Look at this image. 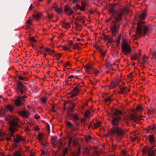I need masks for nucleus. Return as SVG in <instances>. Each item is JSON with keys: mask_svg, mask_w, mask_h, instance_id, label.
<instances>
[{"mask_svg": "<svg viewBox=\"0 0 156 156\" xmlns=\"http://www.w3.org/2000/svg\"><path fill=\"white\" fill-rule=\"evenodd\" d=\"M20 122V120L17 117H12L9 123L10 125L9 128V135L6 138L7 141H9L11 140L14 133L16 130V127L18 126V123Z\"/></svg>", "mask_w": 156, "mask_h": 156, "instance_id": "f03ea898", "label": "nucleus"}, {"mask_svg": "<svg viewBox=\"0 0 156 156\" xmlns=\"http://www.w3.org/2000/svg\"><path fill=\"white\" fill-rule=\"evenodd\" d=\"M119 38L116 39V43L118 44H119L120 43V40H121L120 36V35L119 36Z\"/></svg>", "mask_w": 156, "mask_h": 156, "instance_id": "8fccbe9b", "label": "nucleus"}, {"mask_svg": "<svg viewBox=\"0 0 156 156\" xmlns=\"http://www.w3.org/2000/svg\"><path fill=\"white\" fill-rule=\"evenodd\" d=\"M53 17V15L52 14H49L48 15V18L49 19H52Z\"/></svg>", "mask_w": 156, "mask_h": 156, "instance_id": "603ef678", "label": "nucleus"}, {"mask_svg": "<svg viewBox=\"0 0 156 156\" xmlns=\"http://www.w3.org/2000/svg\"><path fill=\"white\" fill-rule=\"evenodd\" d=\"M19 79L20 80H23L25 81H27V79L26 78H24L23 77L21 76H19Z\"/></svg>", "mask_w": 156, "mask_h": 156, "instance_id": "49530a36", "label": "nucleus"}, {"mask_svg": "<svg viewBox=\"0 0 156 156\" xmlns=\"http://www.w3.org/2000/svg\"><path fill=\"white\" fill-rule=\"evenodd\" d=\"M149 140L150 143L153 146L155 141V139L153 135L151 134L149 135Z\"/></svg>", "mask_w": 156, "mask_h": 156, "instance_id": "4be33fe9", "label": "nucleus"}, {"mask_svg": "<svg viewBox=\"0 0 156 156\" xmlns=\"http://www.w3.org/2000/svg\"><path fill=\"white\" fill-rule=\"evenodd\" d=\"M127 92V88L126 86L121 87L120 88L119 93L121 94H123Z\"/></svg>", "mask_w": 156, "mask_h": 156, "instance_id": "5701e85b", "label": "nucleus"}, {"mask_svg": "<svg viewBox=\"0 0 156 156\" xmlns=\"http://www.w3.org/2000/svg\"><path fill=\"white\" fill-rule=\"evenodd\" d=\"M32 21L31 20H29L27 21V23L28 24L31 25L32 24Z\"/></svg>", "mask_w": 156, "mask_h": 156, "instance_id": "13d9d810", "label": "nucleus"}, {"mask_svg": "<svg viewBox=\"0 0 156 156\" xmlns=\"http://www.w3.org/2000/svg\"><path fill=\"white\" fill-rule=\"evenodd\" d=\"M84 68L86 72L88 74H92L93 73V68L91 66H85Z\"/></svg>", "mask_w": 156, "mask_h": 156, "instance_id": "2eb2a0df", "label": "nucleus"}, {"mask_svg": "<svg viewBox=\"0 0 156 156\" xmlns=\"http://www.w3.org/2000/svg\"><path fill=\"white\" fill-rule=\"evenodd\" d=\"M27 96L23 95V97L18 96V98L15 100V103L17 106H20L22 104V101L24 100V98H26Z\"/></svg>", "mask_w": 156, "mask_h": 156, "instance_id": "9d476101", "label": "nucleus"}, {"mask_svg": "<svg viewBox=\"0 0 156 156\" xmlns=\"http://www.w3.org/2000/svg\"><path fill=\"white\" fill-rule=\"evenodd\" d=\"M147 13L146 11L143 12L140 16V20H144L146 16Z\"/></svg>", "mask_w": 156, "mask_h": 156, "instance_id": "393cba45", "label": "nucleus"}, {"mask_svg": "<svg viewBox=\"0 0 156 156\" xmlns=\"http://www.w3.org/2000/svg\"><path fill=\"white\" fill-rule=\"evenodd\" d=\"M150 28V26L149 25H145L142 23H139L137 25L136 35H134V37L136 39L139 38L142 36V32L143 35L145 36L146 34L148 33Z\"/></svg>", "mask_w": 156, "mask_h": 156, "instance_id": "7ed1b4c3", "label": "nucleus"}, {"mask_svg": "<svg viewBox=\"0 0 156 156\" xmlns=\"http://www.w3.org/2000/svg\"><path fill=\"white\" fill-rule=\"evenodd\" d=\"M113 18L114 19V20L115 21H117L115 19H114V17H112H112H111L110 18L108 19V20H107L106 21L108 22H109L112 18Z\"/></svg>", "mask_w": 156, "mask_h": 156, "instance_id": "e2e57ef3", "label": "nucleus"}, {"mask_svg": "<svg viewBox=\"0 0 156 156\" xmlns=\"http://www.w3.org/2000/svg\"><path fill=\"white\" fill-rule=\"evenodd\" d=\"M99 72L96 69L93 68V73H94L96 76H97Z\"/></svg>", "mask_w": 156, "mask_h": 156, "instance_id": "ea45409f", "label": "nucleus"}, {"mask_svg": "<svg viewBox=\"0 0 156 156\" xmlns=\"http://www.w3.org/2000/svg\"><path fill=\"white\" fill-rule=\"evenodd\" d=\"M29 41L30 42L33 44L36 42V40L35 38L33 37H29Z\"/></svg>", "mask_w": 156, "mask_h": 156, "instance_id": "72a5a7b5", "label": "nucleus"}, {"mask_svg": "<svg viewBox=\"0 0 156 156\" xmlns=\"http://www.w3.org/2000/svg\"><path fill=\"white\" fill-rule=\"evenodd\" d=\"M34 118L36 119H37L40 118V116L38 115L37 114L34 115Z\"/></svg>", "mask_w": 156, "mask_h": 156, "instance_id": "bf43d9fd", "label": "nucleus"}, {"mask_svg": "<svg viewBox=\"0 0 156 156\" xmlns=\"http://www.w3.org/2000/svg\"><path fill=\"white\" fill-rule=\"evenodd\" d=\"M79 93V89L77 87H75L72 90L71 97L73 98L76 96Z\"/></svg>", "mask_w": 156, "mask_h": 156, "instance_id": "dca6fc26", "label": "nucleus"}, {"mask_svg": "<svg viewBox=\"0 0 156 156\" xmlns=\"http://www.w3.org/2000/svg\"><path fill=\"white\" fill-rule=\"evenodd\" d=\"M139 55L136 53L134 54L131 57V59L132 60L137 59L138 60H139L140 55L141 51L140 50H139Z\"/></svg>", "mask_w": 156, "mask_h": 156, "instance_id": "f3484780", "label": "nucleus"}, {"mask_svg": "<svg viewBox=\"0 0 156 156\" xmlns=\"http://www.w3.org/2000/svg\"><path fill=\"white\" fill-rule=\"evenodd\" d=\"M73 136H71L69 137V143L68 144V147H70V144L72 143V142L73 141Z\"/></svg>", "mask_w": 156, "mask_h": 156, "instance_id": "e433bc0d", "label": "nucleus"}, {"mask_svg": "<svg viewBox=\"0 0 156 156\" xmlns=\"http://www.w3.org/2000/svg\"><path fill=\"white\" fill-rule=\"evenodd\" d=\"M45 51L48 53V54L50 55H52L55 53V51L53 49H51L49 48H46L44 49Z\"/></svg>", "mask_w": 156, "mask_h": 156, "instance_id": "412c9836", "label": "nucleus"}, {"mask_svg": "<svg viewBox=\"0 0 156 156\" xmlns=\"http://www.w3.org/2000/svg\"><path fill=\"white\" fill-rule=\"evenodd\" d=\"M62 27L65 29L68 30L71 27L70 23L67 22H64L62 24Z\"/></svg>", "mask_w": 156, "mask_h": 156, "instance_id": "6ab92c4d", "label": "nucleus"}, {"mask_svg": "<svg viewBox=\"0 0 156 156\" xmlns=\"http://www.w3.org/2000/svg\"><path fill=\"white\" fill-rule=\"evenodd\" d=\"M73 17L74 20L77 21L84 23L85 22V20L86 18L84 16L81 14H75L73 16Z\"/></svg>", "mask_w": 156, "mask_h": 156, "instance_id": "6e6552de", "label": "nucleus"}, {"mask_svg": "<svg viewBox=\"0 0 156 156\" xmlns=\"http://www.w3.org/2000/svg\"><path fill=\"white\" fill-rule=\"evenodd\" d=\"M68 151V147H66L63 150L62 156H65Z\"/></svg>", "mask_w": 156, "mask_h": 156, "instance_id": "f704fd0d", "label": "nucleus"}, {"mask_svg": "<svg viewBox=\"0 0 156 156\" xmlns=\"http://www.w3.org/2000/svg\"><path fill=\"white\" fill-rule=\"evenodd\" d=\"M90 114V112L89 110H87L85 114V115L86 117H88Z\"/></svg>", "mask_w": 156, "mask_h": 156, "instance_id": "de8ad7c7", "label": "nucleus"}, {"mask_svg": "<svg viewBox=\"0 0 156 156\" xmlns=\"http://www.w3.org/2000/svg\"><path fill=\"white\" fill-rule=\"evenodd\" d=\"M64 66L65 67L70 66V62L69 61L67 62L66 64L64 65Z\"/></svg>", "mask_w": 156, "mask_h": 156, "instance_id": "864d4df0", "label": "nucleus"}, {"mask_svg": "<svg viewBox=\"0 0 156 156\" xmlns=\"http://www.w3.org/2000/svg\"><path fill=\"white\" fill-rule=\"evenodd\" d=\"M120 119V116L113 118L112 123L113 126L111 131L112 136L115 137L118 140H120L123 137L125 132L123 129L118 127L119 125V120Z\"/></svg>", "mask_w": 156, "mask_h": 156, "instance_id": "f257e3e1", "label": "nucleus"}, {"mask_svg": "<svg viewBox=\"0 0 156 156\" xmlns=\"http://www.w3.org/2000/svg\"><path fill=\"white\" fill-rule=\"evenodd\" d=\"M17 85L18 90L21 94H23L26 90V87L22 84L21 81L18 82Z\"/></svg>", "mask_w": 156, "mask_h": 156, "instance_id": "1a4fd4ad", "label": "nucleus"}, {"mask_svg": "<svg viewBox=\"0 0 156 156\" xmlns=\"http://www.w3.org/2000/svg\"><path fill=\"white\" fill-rule=\"evenodd\" d=\"M51 142L52 144L55 145H56L57 144V137L55 136H53L52 137Z\"/></svg>", "mask_w": 156, "mask_h": 156, "instance_id": "c85d7f7f", "label": "nucleus"}, {"mask_svg": "<svg viewBox=\"0 0 156 156\" xmlns=\"http://www.w3.org/2000/svg\"><path fill=\"white\" fill-rule=\"evenodd\" d=\"M66 125L67 126H69V127H71L72 125V124L70 122L67 121L66 122Z\"/></svg>", "mask_w": 156, "mask_h": 156, "instance_id": "6e6d98bb", "label": "nucleus"}, {"mask_svg": "<svg viewBox=\"0 0 156 156\" xmlns=\"http://www.w3.org/2000/svg\"><path fill=\"white\" fill-rule=\"evenodd\" d=\"M78 43H76L74 45H73V49H75L78 46Z\"/></svg>", "mask_w": 156, "mask_h": 156, "instance_id": "680f3d73", "label": "nucleus"}, {"mask_svg": "<svg viewBox=\"0 0 156 156\" xmlns=\"http://www.w3.org/2000/svg\"><path fill=\"white\" fill-rule=\"evenodd\" d=\"M154 147L153 146L149 147L145 146L143 148L142 151L144 153H145L147 152L148 156H155L156 155V149H154Z\"/></svg>", "mask_w": 156, "mask_h": 156, "instance_id": "39448f33", "label": "nucleus"}, {"mask_svg": "<svg viewBox=\"0 0 156 156\" xmlns=\"http://www.w3.org/2000/svg\"><path fill=\"white\" fill-rule=\"evenodd\" d=\"M65 12L68 15H73L74 13V11L69 7L66 6L65 8Z\"/></svg>", "mask_w": 156, "mask_h": 156, "instance_id": "ddd939ff", "label": "nucleus"}, {"mask_svg": "<svg viewBox=\"0 0 156 156\" xmlns=\"http://www.w3.org/2000/svg\"><path fill=\"white\" fill-rule=\"evenodd\" d=\"M43 136L44 134L43 133H39L37 136V139L40 142H42Z\"/></svg>", "mask_w": 156, "mask_h": 156, "instance_id": "b1692460", "label": "nucleus"}, {"mask_svg": "<svg viewBox=\"0 0 156 156\" xmlns=\"http://www.w3.org/2000/svg\"><path fill=\"white\" fill-rule=\"evenodd\" d=\"M62 54L61 53L56 54L55 55V56L57 59H59L62 56Z\"/></svg>", "mask_w": 156, "mask_h": 156, "instance_id": "37998d69", "label": "nucleus"}, {"mask_svg": "<svg viewBox=\"0 0 156 156\" xmlns=\"http://www.w3.org/2000/svg\"><path fill=\"white\" fill-rule=\"evenodd\" d=\"M114 6L110 5L109 8V11L111 15L117 21H120L123 15V12L122 11H114Z\"/></svg>", "mask_w": 156, "mask_h": 156, "instance_id": "20e7f679", "label": "nucleus"}, {"mask_svg": "<svg viewBox=\"0 0 156 156\" xmlns=\"http://www.w3.org/2000/svg\"><path fill=\"white\" fill-rule=\"evenodd\" d=\"M3 133L1 130H0V137L3 135Z\"/></svg>", "mask_w": 156, "mask_h": 156, "instance_id": "338daca9", "label": "nucleus"}, {"mask_svg": "<svg viewBox=\"0 0 156 156\" xmlns=\"http://www.w3.org/2000/svg\"><path fill=\"white\" fill-rule=\"evenodd\" d=\"M64 140L62 139H61L59 140V143L62 145H63L64 144H65V142L64 141Z\"/></svg>", "mask_w": 156, "mask_h": 156, "instance_id": "3c124183", "label": "nucleus"}, {"mask_svg": "<svg viewBox=\"0 0 156 156\" xmlns=\"http://www.w3.org/2000/svg\"><path fill=\"white\" fill-rule=\"evenodd\" d=\"M151 129L152 130H155L156 131V126L155 124H154L151 127Z\"/></svg>", "mask_w": 156, "mask_h": 156, "instance_id": "5fc2aeb1", "label": "nucleus"}, {"mask_svg": "<svg viewBox=\"0 0 156 156\" xmlns=\"http://www.w3.org/2000/svg\"><path fill=\"white\" fill-rule=\"evenodd\" d=\"M75 27L76 30L78 31L81 30L82 28V26L81 25L78 24L76 25Z\"/></svg>", "mask_w": 156, "mask_h": 156, "instance_id": "7c9ffc66", "label": "nucleus"}, {"mask_svg": "<svg viewBox=\"0 0 156 156\" xmlns=\"http://www.w3.org/2000/svg\"><path fill=\"white\" fill-rule=\"evenodd\" d=\"M5 114V111L3 109H1L0 110V116L3 117L4 116Z\"/></svg>", "mask_w": 156, "mask_h": 156, "instance_id": "4c0bfd02", "label": "nucleus"}, {"mask_svg": "<svg viewBox=\"0 0 156 156\" xmlns=\"http://www.w3.org/2000/svg\"><path fill=\"white\" fill-rule=\"evenodd\" d=\"M88 2L86 0H83L81 2V5L80 6L78 4L76 5V7L78 9H80L82 11H85L86 8L88 7Z\"/></svg>", "mask_w": 156, "mask_h": 156, "instance_id": "0eeeda50", "label": "nucleus"}, {"mask_svg": "<svg viewBox=\"0 0 156 156\" xmlns=\"http://www.w3.org/2000/svg\"><path fill=\"white\" fill-rule=\"evenodd\" d=\"M48 53L47 52L46 53H44V54H43V57H45L46 56L48 55Z\"/></svg>", "mask_w": 156, "mask_h": 156, "instance_id": "774afa93", "label": "nucleus"}, {"mask_svg": "<svg viewBox=\"0 0 156 156\" xmlns=\"http://www.w3.org/2000/svg\"><path fill=\"white\" fill-rule=\"evenodd\" d=\"M73 44V42L72 41H71L69 42V44L67 45H65L63 46H59L58 47V48L60 47H62V49L65 51L70 50V51H71V50H70L71 49Z\"/></svg>", "mask_w": 156, "mask_h": 156, "instance_id": "9b49d317", "label": "nucleus"}, {"mask_svg": "<svg viewBox=\"0 0 156 156\" xmlns=\"http://www.w3.org/2000/svg\"><path fill=\"white\" fill-rule=\"evenodd\" d=\"M106 54V51H101V55L103 57H104Z\"/></svg>", "mask_w": 156, "mask_h": 156, "instance_id": "4d7b16f0", "label": "nucleus"}, {"mask_svg": "<svg viewBox=\"0 0 156 156\" xmlns=\"http://www.w3.org/2000/svg\"><path fill=\"white\" fill-rule=\"evenodd\" d=\"M74 79H69V80L70 81L72 82H74L75 81Z\"/></svg>", "mask_w": 156, "mask_h": 156, "instance_id": "69168bd1", "label": "nucleus"}, {"mask_svg": "<svg viewBox=\"0 0 156 156\" xmlns=\"http://www.w3.org/2000/svg\"><path fill=\"white\" fill-rule=\"evenodd\" d=\"M77 78V76H74L73 75H71L69 76L68 77V79H76Z\"/></svg>", "mask_w": 156, "mask_h": 156, "instance_id": "a18cd8bd", "label": "nucleus"}, {"mask_svg": "<svg viewBox=\"0 0 156 156\" xmlns=\"http://www.w3.org/2000/svg\"><path fill=\"white\" fill-rule=\"evenodd\" d=\"M72 116L73 117V119L75 121L78 120L79 119V116L77 114H72Z\"/></svg>", "mask_w": 156, "mask_h": 156, "instance_id": "c9c22d12", "label": "nucleus"}, {"mask_svg": "<svg viewBox=\"0 0 156 156\" xmlns=\"http://www.w3.org/2000/svg\"><path fill=\"white\" fill-rule=\"evenodd\" d=\"M122 53L124 55H127L128 54H129L130 52L131 51L129 45L126 42L122 44Z\"/></svg>", "mask_w": 156, "mask_h": 156, "instance_id": "423d86ee", "label": "nucleus"}, {"mask_svg": "<svg viewBox=\"0 0 156 156\" xmlns=\"http://www.w3.org/2000/svg\"><path fill=\"white\" fill-rule=\"evenodd\" d=\"M33 8V6L32 4H31L30 5V7H29V10H31Z\"/></svg>", "mask_w": 156, "mask_h": 156, "instance_id": "0e129e2a", "label": "nucleus"}, {"mask_svg": "<svg viewBox=\"0 0 156 156\" xmlns=\"http://www.w3.org/2000/svg\"><path fill=\"white\" fill-rule=\"evenodd\" d=\"M122 114V112L120 110H116L114 113V115L116 116V117L120 116L119 115H121Z\"/></svg>", "mask_w": 156, "mask_h": 156, "instance_id": "c756f323", "label": "nucleus"}, {"mask_svg": "<svg viewBox=\"0 0 156 156\" xmlns=\"http://www.w3.org/2000/svg\"><path fill=\"white\" fill-rule=\"evenodd\" d=\"M105 101L106 102L110 101H112L111 98V97H108L107 98L105 99Z\"/></svg>", "mask_w": 156, "mask_h": 156, "instance_id": "09e8293b", "label": "nucleus"}, {"mask_svg": "<svg viewBox=\"0 0 156 156\" xmlns=\"http://www.w3.org/2000/svg\"><path fill=\"white\" fill-rule=\"evenodd\" d=\"M53 8L58 13L62 12V9L61 8H58L56 6H53Z\"/></svg>", "mask_w": 156, "mask_h": 156, "instance_id": "cd10ccee", "label": "nucleus"}, {"mask_svg": "<svg viewBox=\"0 0 156 156\" xmlns=\"http://www.w3.org/2000/svg\"><path fill=\"white\" fill-rule=\"evenodd\" d=\"M56 106V105H54L53 106L51 110L53 112H55L56 111V110L55 109V108Z\"/></svg>", "mask_w": 156, "mask_h": 156, "instance_id": "052dcab7", "label": "nucleus"}, {"mask_svg": "<svg viewBox=\"0 0 156 156\" xmlns=\"http://www.w3.org/2000/svg\"><path fill=\"white\" fill-rule=\"evenodd\" d=\"M18 113L21 116L26 117L27 116V112L25 111L19 112Z\"/></svg>", "mask_w": 156, "mask_h": 156, "instance_id": "bb28decb", "label": "nucleus"}, {"mask_svg": "<svg viewBox=\"0 0 156 156\" xmlns=\"http://www.w3.org/2000/svg\"><path fill=\"white\" fill-rule=\"evenodd\" d=\"M92 137L90 135H88L86 136L85 138V140L86 141H88L92 139Z\"/></svg>", "mask_w": 156, "mask_h": 156, "instance_id": "79ce46f5", "label": "nucleus"}, {"mask_svg": "<svg viewBox=\"0 0 156 156\" xmlns=\"http://www.w3.org/2000/svg\"><path fill=\"white\" fill-rule=\"evenodd\" d=\"M143 110V108L140 105H138L136 107V109H134L133 111L134 112H141Z\"/></svg>", "mask_w": 156, "mask_h": 156, "instance_id": "a878e982", "label": "nucleus"}, {"mask_svg": "<svg viewBox=\"0 0 156 156\" xmlns=\"http://www.w3.org/2000/svg\"><path fill=\"white\" fill-rule=\"evenodd\" d=\"M7 108L11 112L13 111V106L11 105H8L7 106Z\"/></svg>", "mask_w": 156, "mask_h": 156, "instance_id": "a19ab883", "label": "nucleus"}, {"mask_svg": "<svg viewBox=\"0 0 156 156\" xmlns=\"http://www.w3.org/2000/svg\"><path fill=\"white\" fill-rule=\"evenodd\" d=\"M13 156H22L21 153L19 151H15L13 154Z\"/></svg>", "mask_w": 156, "mask_h": 156, "instance_id": "58836bf2", "label": "nucleus"}, {"mask_svg": "<svg viewBox=\"0 0 156 156\" xmlns=\"http://www.w3.org/2000/svg\"><path fill=\"white\" fill-rule=\"evenodd\" d=\"M47 100V97H42L40 99V101L43 104H44L46 103Z\"/></svg>", "mask_w": 156, "mask_h": 156, "instance_id": "2f4dec72", "label": "nucleus"}, {"mask_svg": "<svg viewBox=\"0 0 156 156\" xmlns=\"http://www.w3.org/2000/svg\"><path fill=\"white\" fill-rule=\"evenodd\" d=\"M129 118L131 120L136 122L138 121L140 118H139L136 115L133 114H130L129 116Z\"/></svg>", "mask_w": 156, "mask_h": 156, "instance_id": "aec40b11", "label": "nucleus"}, {"mask_svg": "<svg viewBox=\"0 0 156 156\" xmlns=\"http://www.w3.org/2000/svg\"><path fill=\"white\" fill-rule=\"evenodd\" d=\"M101 125V123L100 122H98L94 124V127L95 128H98Z\"/></svg>", "mask_w": 156, "mask_h": 156, "instance_id": "c03bdc74", "label": "nucleus"}, {"mask_svg": "<svg viewBox=\"0 0 156 156\" xmlns=\"http://www.w3.org/2000/svg\"><path fill=\"white\" fill-rule=\"evenodd\" d=\"M119 85V80H115L112 82L110 84V87L111 88H114L118 86Z\"/></svg>", "mask_w": 156, "mask_h": 156, "instance_id": "a211bd4d", "label": "nucleus"}, {"mask_svg": "<svg viewBox=\"0 0 156 156\" xmlns=\"http://www.w3.org/2000/svg\"><path fill=\"white\" fill-rule=\"evenodd\" d=\"M34 18L37 20H39L41 18V14L39 13L35 14L34 15Z\"/></svg>", "mask_w": 156, "mask_h": 156, "instance_id": "473e14b6", "label": "nucleus"}, {"mask_svg": "<svg viewBox=\"0 0 156 156\" xmlns=\"http://www.w3.org/2000/svg\"><path fill=\"white\" fill-rule=\"evenodd\" d=\"M119 26L116 24H114L111 28V31L112 34V36H115L116 34L119 30Z\"/></svg>", "mask_w": 156, "mask_h": 156, "instance_id": "f8f14e48", "label": "nucleus"}, {"mask_svg": "<svg viewBox=\"0 0 156 156\" xmlns=\"http://www.w3.org/2000/svg\"><path fill=\"white\" fill-rule=\"evenodd\" d=\"M24 140V138L22 136L18 135L16 138L14 137L13 142L16 144H18L21 141H23Z\"/></svg>", "mask_w": 156, "mask_h": 156, "instance_id": "4468645a", "label": "nucleus"}]
</instances>
